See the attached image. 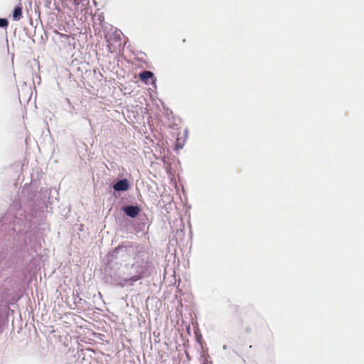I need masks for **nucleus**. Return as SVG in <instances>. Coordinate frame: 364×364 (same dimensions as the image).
<instances>
[{"label":"nucleus","instance_id":"1","mask_svg":"<svg viewBox=\"0 0 364 364\" xmlns=\"http://www.w3.org/2000/svg\"><path fill=\"white\" fill-rule=\"evenodd\" d=\"M139 77L140 80L145 84H151L156 86V79L152 72L148 70L143 71L139 73Z\"/></svg>","mask_w":364,"mask_h":364},{"label":"nucleus","instance_id":"2","mask_svg":"<svg viewBox=\"0 0 364 364\" xmlns=\"http://www.w3.org/2000/svg\"><path fill=\"white\" fill-rule=\"evenodd\" d=\"M147 272V267L146 266H141V270L139 272L138 274L134 275L128 279H127L125 281L129 284H132L133 282H135L143 277H146Z\"/></svg>","mask_w":364,"mask_h":364},{"label":"nucleus","instance_id":"3","mask_svg":"<svg viewBox=\"0 0 364 364\" xmlns=\"http://www.w3.org/2000/svg\"><path fill=\"white\" fill-rule=\"evenodd\" d=\"M123 210L128 216L134 218L139 215L140 208L137 205H128L124 207Z\"/></svg>","mask_w":364,"mask_h":364},{"label":"nucleus","instance_id":"4","mask_svg":"<svg viewBox=\"0 0 364 364\" xmlns=\"http://www.w3.org/2000/svg\"><path fill=\"white\" fill-rule=\"evenodd\" d=\"M129 184L127 179H122L117 181L113 186L117 191H125L129 189Z\"/></svg>","mask_w":364,"mask_h":364},{"label":"nucleus","instance_id":"5","mask_svg":"<svg viewBox=\"0 0 364 364\" xmlns=\"http://www.w3.org/2000/svg\"><path fill=\"white\" fill-rule=\"evenodd\" d=\"M22 18V6L21 4L16 6L13 12V19L19 21Z\"/></svg>","mask_w":364,"mask_h":364},{"label":"nucleus","instance_id":"6","mask_svg":"<svg viewBox=\"0 0 364 364\" xmlns=\"http://www.w3.org/2000/svg\"><path fill=\"white\" fill-rule=\"evenodd\" d=\"M107 43L108 50L110 53H113L116 50L115 47L111 42V38H107Z\"/></svg>","mask_w":364,"mask_h":364},{"label":"nucleus","instance_id":"7","mask_svg":"<svg viewBox=\"0 0 364 364\" xmlns=\"http://www.w3.org/2000/svg\"><path fill=\"white\" fill-rule=\"evenodd\" d=\"M9 25V22L6 18H0V27L6 28Z\"/></svg>","mask_w":364,"mask_h":364},{"label":"nucleus","instance_id":"8","mask_svg":"<svg viewBox=\"0 0 364 364\" xmlns=\"http://www.w3.org/2000/svg\"><path fill=\"white\" fill-rule=\"evenodd\" d=\"M123 249H125V251L127 250V247L126 246H124V245H119L116 249H115V252L117 254H119V252L121 250H123Z\"/></svg>","mask_w":364,"mask_h":364},{"label":"nucleus","instance_id":"9","mask_svg":"<svg viewBox=\"0 0 364 364\" xmlns=\"http://www.w3.org/2000/svg\"><path fill=\"white\" fill-rule=\"evenodd\" d=\"M114 40L117 43H118L119 46L121 44V38L119 35H114Z\"/></svg>","mask_w":364,"mask_h":364},{"label":"nucleus","instance_id":"10","mask_svg":"<svg viewBox=\"0 0 364 364\" xmlns=\"http://www.w3.org/2000/svg\"><path fill=\"white\" fill-rule=\"evenodd\" d=\"M60 37L62 38H66V39H68L69 38V36L67 35V34H63V33H58Z\"/></svg>","mask_w":364,"mask_h":364},{"label":"nucleus","instance_id":"11","mask_svg":"<svg viewBox=\"0 0 364 364\" xmlns=\"http://www.w3.org/2000/svg\"><path fill=\"white\" fill-rule=\"evenodd\" d=\"M80 4L79 1L78 0H74V4L76 5V6H78Z\"/></svg>","mask_w":364,"mask_h":364}]
</instances>
